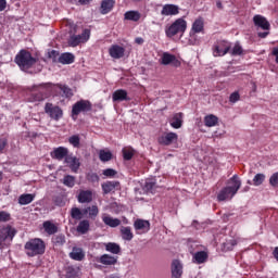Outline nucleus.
<instances>
[{"label":"nucleus","instance_id":"obj_58","mask_svg":"<svg viewBox=\"0 0 278 278\" xmlns=\"http://www.w3.org/2000/svg\"><path fill=\"white\" fill-rule=\"evenodd\" d=\"M268 34H269L268 30H265V31H263V33H262V31H258V33H257V36H258V38H266V36H268Z\"/></svg>","mask_w":278,"mask_h":278},{"label":"nucleus","instance_id":"obj_39","mask_svg":"<svg viewBox=\"0 0 278 278\" xmlns=\"http://www.w3.org/2000/svg\"><path fill=\"white\" fill-rule=\"evenodd\" d=\"M86 214H84V210L81 211L79 207H72L71 217L74 220H81Z\"/></svg>","mask_w":278,"mask_h":278},{"label":"nucleus","instance_id":"obj_15","mask_svg":"<svg viewBox=\"0 0 278 278\" xmlns=\"http://www.w3.org/2000/svg\"><path fill=\"white\" fill-rule=\"evenodd\" d=\"M162 16H177L179 14V5L165 4L161 11Z\"/></svg>","mask_w":278,"mask_h":278},{"label":"nucleus","instance_id":"obj_16","mask_svg":"<svg viewBox=\"0 0 278 278\" xmlns=\"http://www.w3.org/2000/svg\"><path fill=\"white\" fill-rule=\"evenodd\" d=\"M184 275V264L181 261L174 260L172 263V277L173 278H180Z\"/></svg>","mask_w":278,"mask_h":278},{"label":"nucleus","instance_id":"obj_37","mask_svg":"<svg viewBox=\"0 0 278 278\" xmlns=\"http://www.w3.org/2000/svg\"><path fill=\"white\" fill-rule=\"evenodd\" d=\"M76 229L78 233H88L90 231V222L88 219L80 220Z\"/></svg>","mask_w":278,"mask_h":278},{"label":"nucleus","instance_id":"obj_35","mask_svg":"<svg viewBox=\"0 0 278 278\" xmlns=\"http://www.w3.org/2000/svg\"><path fill=\"white\" fill-rule=\"evenodd\" d=\"M105 251L112 253L113 255H118L121 253V245L118 243L109 242L104 244Z\"/></svg>","mask_w":278,"mask_h":278},{"label":"nucleus","instance_id":"obj_1","mask_svg":"<svg viewBox=\"0 0 278 278\" xmlns=\"http://www.w3.org/2000/svg\"><path fill=\"white\" fill-rule=\"evenodd\" d=\"M228 184L231 186L225 187L218 192V201H231V199L238 194V191L242 186V181L236 174L228 180Z\"/></svg>","mask_w":278,"mask_h":278},{"label":"nucleus","instance_id":"obj_43","mask_svg":"<svg viewBox=\"0 0 278 278\" xmlns=\"http://www.w3.org/2000/svg\"><path fill=\"white\" fill-rule=\"evenodd\" d=\"M68 142L75 149H79L81 139H79V135H73L72 137L68 138Z\"/></svg>","mask_w":278,"mask_h":278},{"label":"nucleus","instance_id":"obj_51","mask_svg":"<svg viewBox=\"0 0 278 278\" xmlns=\"http://www.w3.org/2000/svg\"><path fill=\"white\" fill-rule=\"evenodd\" d=\"M11 215L8 212L0 211V223H8L10 220Z\"/></svg>","mask_w":278,"mask_h":278},{"label":"nucleus","instance_id":"obj_46","mask_svg":"<svg viewBox=\"0 0 278 278\" xmlns=\"http://www.w3.org/2000/svg\"><path fill=\"white\" fill-rule=\"evenodd\" d=\"M266 179V175L264 174H256L253 178L254 186H262Z\"/></svg>","mask_w":278,"mask_h":278},{"label":"nucleus","instance_id":"obj_11","mask_svg":"<svg viewBox=\"0 0 278 278\" xmlns=\"http://www.w3.org/2000/svg\"><path fill=\"white\" fill-rule=\"evenodd\" d=\"M161 64H163V66H168L170 64L172 66H175V68H179V66H181V61L174 54L164 52L161 56Z\"/></svg>","mask_w":278,"mask_h":278},{"label":"nucleus","instance_id":"obj_61","mask_svg":"<svg viewBox=\"0 0 278 278\" xmlns=\"http://www.w3.org/2000/svg\"><path fill=\"white\" fill-rule=\"evenodd\" d=\"M216 7L218 8V10H223V2H220V0H217Z\"/></svg>","mask_w":278,"mask_h":278},{"label":"nucleus","instance_id":"obj_6","mask_svg":"<svg viewBox=\"0 0 278 278\" xmlns=\"http://www.w3.org/2000/svg\"><path fill=\"white\" fill-rule=\"evenodd\" d=\"M187 27H188V24L186 20L178 18L169 27L165 29V34L167 38H173V36H177V34H184Z\"/></svg>","mask_w":278,"mask_h":278},{"label":"nucleus","instance_id":"obj_12","mask_svg":"<svg viewBox=\"0 0 278 278\" xmlns=\"http://www.w3.org/2000/svg\"><path fill=\"white\" fill-rule=\"evenodd\" d=\"M45 112L53 121H58L59 118H62V116H63L62 109H60V106L52 105L51 103H46Z\"/></svg>","mask_w":278,"mask_h":278},{"label":"nucleus","instance_id":"obj_40","mask_svg":"<svg viewBox=\"0 0 278 278\" xmlns=\"http://www.w3.org/2000/svg\"><path fill=\"white\" fill-rule=\"evenodd\" d=\"M79 277V267L70 266L66 269V278Z\"/></svg>","mask_w":278,"mask_h":278},{"label":"nucleus","instance_id":"obj_44","mask_svg":"<svg viewBox=\"0 0 278 278\" xmlns=\"http://www.w3.org/2000/svg\"><path fill=\"white\" fill-rule=\"evenodd\" d=\"M52 242L56 247H62V244L66 243V237H64V235H56L55 237L52 238Z\"/></svg>","mask_w":278,"mask_h":278},{"label":"nucleus","instance_id":"obj_29","mask_svg":"<svg viewBox=\"0 0 278 278\" xmlns=\"http://www.w3.org/2000/svg\"><path fill=\"white\" fill-rule=\"evenodd\" d=\"M58 62H60V64H73V62H75V54L64 52L59 56Z\"/></svg>","mask_w":278,"mask_h":278},{"label":"nucleus","instance_id":"obj_41","mask_svg":"<svg viewBox=\"0 0 278 278\" xmlns=\"http://www.w3.org/2000/svg\"><path fill=\"white\" fill-rule=\"evenodd\" d=\"M192 31L194 34H201V31H203V20L198 18L193 22Z\"/></svg>","mask_w":278,"mask_h":278},{"label":"nucleus","instance_id":"obj_59","mask_svg":"<svg viewBox=\"0 0 278 278\" xmlns=\"http://www.w3.org/2000/svg\"><path fill=\"white\" fill-rule=\"evenodd\" d=\"M273 55L276 58V64H278V48H274Z\"/></svg>","mask_w":278,"mask_h":278},{"label":"nucleus","instance_id":"obj_23","mask_svg":"<svg viewBox=\"0 0 278 278\" xmlns=\"http://www.w3.org/2000/svg\"><path fill=\"white\" fill-rule=\"evenodd\" d=\"M98 262L103 264V266H114L118 262V258L110 254H103L98 258Z\"/></svg>","mask_w":278,"mask_h":278},{"label":"nucleus","instance_id":"obj_28","mask_svg":"<svg viewBox=\"0 0 278 278\" xmlns=\"http://www.w3.org/2000/svg\"><path fill=\"white\" fill-rule=\"evenodd\" d=\"M65 164H67L71 168V170H73V173H77V170H79V159L75 157V156H66L65 157Z\"/></svg>","mask_w":278,"mask_h":278},{"label":"nucleus","instance_id":"obj_34","mask_svg":"<svg viewBox=\"0 0 278 278\" xmlns=\"http://www.w3.org/2000/svg\"><path fill=\"white\" fill-rule=\"evenodd\" d=\"M84 214H88L89 218L96 219L99 216V206L92 205L83 210Z\"/></svg>","mask_w":278,"mask_h":278},{"label":"nucleus","instance_id":"obj_2","mask_svg":"<svg viewBox=\"0 0 278 278\" xmlns=\"http://www.w3.org/2000/svg\"><path fill=\"white\" fill-rule=\"evenodd\" d=\"M31 96L28 98L30 103H36V101H45V99H49L51 93L53 92V85L50 83L34 85L30 87Z\"/></svg>","mask_w":278,"mask_h":278},{"label":"nucleus","instance_id":"obj_8","mask_svg":"<svg viewBox=\"0 0 278 278\" xmlns=\"http://www.w3.org/2000/svg\"><path fill=\"white\" fill-rule=\"evenodd\" d=\"M92 103L89 100H79L72 106V116H79L81 112H90Z\"/></svg>","mask_w":278,"mask_h":278},{"label":"nucleus","instance_id":"obj_53","mask_svg":"<svg viewBox=\"0 0 278 278\" xmlns=\"http://www.w3.org/2000/svg\"><path fill=\"white\" fill-rule=\"evenodd\" d=\"M102 175H104V177H114L116 175V170L113 168H106L103 170Z\"/></svg>","mask_w":278,"mask_h":278},{"label":"nucleus","instance_id":"obj_20","mask_svg":"<svg viewBox=\"0 0 278 278\" xmlns=\"http://www.w3.org/2000/svg\"><path fill=\"white\" fill-rule=\"evenodd\" d=\"M121 188V182L117 180H111L102 184V190L104 194H110V192H114V190H118Z\"/></svg>","mask_w":278,"mask_h":278},{"label":"nucleus","instance_id":"obj_5","mask_svg":"<svg viewBox=\"0 0 278 278\" xmlns=\"http://www.w3.org/2000/svg\"><path fill=\"white\" fill-rule=\"evenodd\" d=\"M16 228L7 225L0 228V249H5L14 240Z\"/></svg>","mask_w":278,"mask_h":278},{"label":"nucleus","instance_id":"obj_48","mask_svg":"<svg viewBox=\"0 0 278 278\" xmlns=\"http://www.w3.org/2000/svg\"><path fill=\"white\" fill-rule=\"evenodd\" d=\"M60 90L63 92V97H66V99L73 97V90L67 86H60Z\"/></svg>","mask_w":278,"mask_h":278},{"label":"nucleus","instance_id":"obj_56","mask_svg":"<svg viewBox=\"0 0 278 278\" xmlns=\"http://www.w3.org/2000/svg\"><path fill=\"white\" fill-rule=\"evenodd\" d=\"M5 147H8V139H0V153H3Z\"/></svg>","mask_w":278,"mask_h":278},{"label":"nucleus","instance_id":"obj_45","mask_svg":"<svg viewBox=\"0 0 278 278\" xmlns=\"http://www.w3.org/2000/svg\"><path fill=\"white\" fill-rule=\"evenodd\" d=\"M63 184L67 187V188H74L75 187V176H71V175H66L63 178Z\"/></svg>","mask_w":278,"mask_h":278},{"label":"nucleus","instance_id":"obj_33","mask_svg":"<svg viewBox=\"0 0 278 278\" xmlns=\"http://www.w3.org/2000/svg\"><path fill=\"white\" fill-rule=\"evenodd\" d=\"M141 16L142 15L138 11H127L124 14L125 21H132L134 23H138V21H140Z\"/></svg>","mask_w":278,"mask_h":278},{"label":"nucleus","instance_id":"obj_47","mask_svg":"<svg viewBox=\"0 0 278 278\" xmlns=\"http://www.w3.org/2000/svg\"><path fill=\"white\" fill-rule=\"evenodd\" d=\"M123 156H124V160H131L134 157V149L131 148H124L123 149Z\"/></svg>","mask_w":278,"mask_h":278},{"label":"nucleus","instance_id":"obj_55","mask_svg":"<svg viewBox=\"0 0 278 278\" xmlns=\"http://www.w3.org/2000/svg\"><path fill=\"white\" fill-rule=\"evenodd\" d=\"M49 58H51V60H53V62H58V60L60 58V52L52 50L49 52Z\"/></svg>","mask_w":278,"mask_h":278},{"label":"nucleus","instance_id":"obj_24","mask_svg":"<svg viewBox=\"0 0 278 278\" xmlns=\"http://www.w3.org/2000/svg\"><path fill=\"white\" fill-rule=\"evenodd\" d=\"M78 203H92V191L80 190L77 195Z\"/></svg>","mask_w":278,"mask_h":278},{"label":"nucleus","instance_id":"obj_10","mask_svg":"<svg viewBox=\"0 0 278 278\" xmlns=\"http://www.w3.org/2000/svg\"><path fill=\"white\" fill-rule=\"evenodd\" d=\"M134 229L137 236H142V233H149L151 231V223L147 219H136L134 222Z\"/></svg>","mask_w":278,"mask_h":278},{"label":"nucleus","instance_id":"obj_7","mask_svg":"<svg viewBox=\"0 0 278 278\" xmlns=\"http://www.w3.org/2000/svg\"><path fill=\"white\" fill-rule=\"evenodd\" d=\"M231 43L226 40L217 41L213 47V55L214 58H223V55H227V52L230 51Z\"/></svg>","mask_w":278,"mask_h":278},{"label":"nucleus","instance_id":"obj_38","mask_svg":"<svg viewBox=\"0 0 278 278\" xmlns=\"http://www.w3.org/2000/svg\"><path fill=\"white\" fill-rule=\"evenodd\" d=\"M157 188V182L155 181V178H148L146 180L143 189L147 190V192H153Z\"/></svg>","mask_w":278,"mask_h":278},{"label":"nucleus","instance_id":"obj_25","mask_svg":"<svg viewBox=\"0 0 278 278\" xmlns=\"http://www.w3.org/2000/svg\"><path fill=\"white\" fill-rule=\"evenodd\" d=\"M169 125L173 127V129H181V125H184V113L174 114Z\"/></svg>","mask_w":278,"mask_h":278},{"label":"nucleus","instance_id":"obj_26","mask_svg":"<svg viewBox=\"0 0 278 278\" xmlns=\"http://www.w3.org/2000/svg\"><path fill=\"white\" fill-rule=\"evenodd\" d=\"M112 99L114 102L129 101L127 90H124V89L115 90L112 94Z\"/></svg>","mask_w":278,"mask_h":278},{"label":"nucleus","instance_id":"obj_31","mask_svg":"<svg viewBox=\"0 0 278 278\" xmlns=\"http://www.w3.org/2000/svg\"><path fill=\"white\" fill-rule=\"evenodd\" d=\"M121 235L127 242H131V240H134V232H131V227L129 226H122Z\"/></svg>","mask_w":278,"mask_h":278},{"label":"nucleus","instance_id":"obj_54","mask_svg":"<svg viewBox=\"0 0 278 278\" xmlns=\"http://www.w3.org/2000/svg\"><path fill=\"white\" fill-rule=\"evenodd\" d=\"M229 101L230 103H237V101H240V93H238L237 91L232 92L229 97Z\"/></svg>","mask_w":278,"mask_h":278},{"label":"nucleus","instance_id":"obj_60","mask_svg":"<svg viewBox=\"0 0 278 278\" xmlns=\"http://www.w3.org/2000/svg\"><path fill=\"white\" fill-rule=\"evenodd\" d=\"M90 1H92V0H78V3H80V5H88V3H90Z\"/></svg>","mask_w":278,"mask_h":278},{"label":"nucleus","instance_id":"obj_57","mask_svg":"<svg viewBox=\"0 0 278 278\" xmlns=\"http://www.w3.org/2000/svg\"><path fill=\"white\" fill-rule=\"evenodd\" d=\"M8 8V0H0V12H3Z\"/></svg>","mask_w":278,"mask_h":278},{"label":"nucleus","instance_id":"obj_32","mask_svg":"<svg viewBox=\"0 0 278 278\" xmlns=\"http://www.w3.org/2000/svg\"><path fill=\"white\" fill-rule=\"evenodd\" d=\"M207 252L205 251H200V252H195L193 254V262L195 264H205V262H207Z\"/></svg>","mask_w":278,"mask_h":278},{"label":"nucleus","instance_id":"obj_42","mask_svg":"<svg viewBox=\"0 0 278 278\" xmlns=\"http://www.w3.org/2000/svg\"><path fill=\"white\" fill-rule=\"evenodd\" d=\"M99 157L101 162H110L112 160V152L110 150H100Z\"/></svg>","mask_w":278,"mask_h":278},{"label":"nucleus","instance_id":"obj_22","mask_svg":"<svg viewBox=\"0 0 278 278\" xmlns=\"http://www.w3.org/2000/svg\"><path fill=\"white\" fill-rule=\"evenodd\" d=\"M42 229L48 236H55L58 233V225L51 220L43 222Z\"/></svg>","mask_w":278,"mask_h":278},{"label":"nucleus","instance_id":"obj_30","mask_svg":"<svg viewBox=\"0 0 278 278\" xmlns=\"http://www.w3.org/2000/svg\"><path fill=\"white\" fill-rule=\"evenodd\" d=\"M36 199L35 193H23L18 197V203L21 205H29Z\"/></svg>","mask_w":278,"mask_h":278},{"label":"nucleus","instance_id":"obj_21","mask_svg":"<svg viewBox=\"0 0 278 278\" xmlns=\"http://www.w3.org/2000/svg\"><path fill=\"white\" fill-rule=\"evenodd\" d=\"M102 222L104 223V225H106V227H111L113 229L119 227L121 225V219L114 218L105 213L102 214Z\"/></svg>","mask_w":278,"mask_h":278},{"label":"nucleus","instance_id":"obj_63","mask_svg":"<svg viewBox=\"0 0 278 278\" xmlns=\"http://www.w3.org/2000/svg\"><path fill=\"white\" fill-rule=\"evenodd\" d=\"M136 42H137V45H142V42H144V39L136 38Z\"/></svg>","mask_w":278,"mask_h":278},{"label":"nucleus","instance_id":"obj_18","mask_svg":"<svg viewBox=\"0 0 278 278\" xmlns=\"http://www.w3.org/2000/svg\"><path fill=\"white\" fill-rule=\"evenodd\" d=\"M70 257L75 262H84L86 258V252L81 248L74 247L70 253Z\"/></svg>","mask_w":278,"mask_h":278},{"label":"nucleus","instance_id":"obj_9","mask_svg":"<svg viewBox=\"0 0 278 278\" xmlns=\"http://www.w3.org/2000/svg\"><path fill=\"white\" fill-rule=\"evenodd\" d=\"M90 40V29H85L80 35H73L70 37V47H79L81 42H88Z\"/></svg>","mask_w":278,"mask_h":278},{"label":"nucleus","instance_id":"obj_52","mask_svg":"<svg viewBox=\"0 0 278 278\" xmlns=\"http://www.w3.org/2000/svg\"><path fill=\"white\" fill-rule=\"evenodd\" d=\"M269 184L274 188H277V186H278V172L271 175V177L269 178Z\"/></svg>","mask_w":278,"mask_h":278},{"label":"nucleus","instance_id":"obj_49","mask_svg":"<svg viewBox=\"0 0 278 278\" xmlns=\"http://www.w3.org/2000/svg\"><path fill=\"white\" fill-rule=\"evenodd\" d=\"M230 53L231 55H242V46H240V43H236Z\"/></svg>","mask_w":278,"mask_h":278},{"label":"nucleus","instance_id":"obj_4","mask_svg":"<svg viewBox=\"0 0 278 278\" xmlns=\"http://www.w3.org/2000/svg\"><path fill=\"white\" fill-rule=\"evenodd\" d=\"M15 64L21 71H29L36 64V58L29 51L21 50L15 56Z\"/></svg>","mask_w":278,"mask_h":278},{"label":"nucleus","instance_id":"obj_50","mask_svg":"<svg viewBox=\"0 0 278 278\" xmlns=\"http://www.w3.org/2000/svg\"><path fill=\"white\" fill-rule=\"evenodd\" d=\"M87 181H90L91 184H97L99 182V175L94 174V173H89L87 175Z\"/></svg>","mask_w":278,"mask_h":278},{"label":"nucleus","instance_id":"obj_62","mask_svg":"<svg viewBox=\"0 0 278 278\" xmlns=\"http://www.w3.org/2000/svg\"><path fill=\"white\" fill-rule=\"evenodd\" d=\"M274 257L278 262V248L274 250Z\"/></svg>","mask_w":278,"mask_h":278},{"label":"nucleus","instance_id":"obj_13","mask_svg":"<svg viewBox=\"0 0 278 278\" xmlns=\"http://www.w3.org/2000/svg\"><path fill=\"white\" fill-rule=\"evenodd\" d=\"M179 136L176 132H167L159 138V143L164 147H170L174 142H177Z\"/></svg>","mask_w":278,"mask_h":278},{"label":"nucleus","instance_id":"obj_3","mask_svg":"<svg viewBox=\"0 0 278 278\" xmlns=\"http://www.w3.org/2000/svg\"><path fill=\"white\" fill-rule=\"evenodd\" d=\"M24 249L28 257H36V255H43L45 249H46L45 241H42V239L40 238L30 239L25 243Z\"/></svg>","mask_w":278,"mask_h":278},{"label":"nucleus","instance_id":"obj_19","mask_svg":"<svg viewBox=\"0 0 278 278\" xmlns=\"http://www.w3.org/2000/svg\"><path fill=\"white\" fill-rule=\"evenodd\" d=\"M254 25L256 27H261V29H264V31H268L270 29V23H268V20L262 15H255L253 17Z\"/></svg>","mask_w":278,"mask_h":278},{"label":"nucleus","instance_id":"obj_64","mask_svg":"<svg viewBox=\"0 0 278 278\" xmlns=\"http://www.w3.org/2000/svg\"><path fill=\"white\" fill-rule=\"evenodd\" d=\"M106 278H121V277H118L117 275H110Z\"/></svg>","mask_w":278,"mask_h":278},{"label":"nucleus","instance_id":"obj_27","mask_svg":"<svg viewBox=\"0 0 278 278\" xmlns=\"http://www.w3.org/2000/svg\"><path fill=\"white\" fill-rule=\"evenodd\" d=\"M116 4L115 0H102L100 12L101 14H110L112 10L114 9V5Z\"/></svg>","mask_w":278,"mask_h":278},{"label":"nucleus","instance_id":"obj_36","mask_svg":"<svg viewBox=\"0 0 278 278\" xmlns=\"http://www.w3.org/2000/svg\"><path fill=\"white\" fill-rule=\"evenodd\" d=\"M205 127H216L218 125V117L214 114L206 115L204 117Z\"/></svg>","mask_w":278,"mask_h":278},{"label":"nucleus","instance_id":"obj_14","mask_svg":"<svg viewBox=\"0 0 278 278\" xmlns=\"http://www.w3.org/2000/svg\"><path fill=\"white\" fill-rule=\"evenodd\" d=\"M109 55H111L113 60H121V58L125 56V48L118 45H113L109 49Z\"/></svg>","mask_w":278,"mask_h":278},{"label":"nucleus","instance_id":"obj_17","mask_svg":"<svg viewBox=\"0 0 278 278\" xmlns=\"http://www.w3.org/2000/svg\"><path fill=\"white\" fill-rule=\"evenodd\" d=\"M51 157L53 160H66V157H68V148H64V147H59L55 148L52 152H51Z\"/></svg>","mask_w":278,"mask_h":278}]
</instances>
